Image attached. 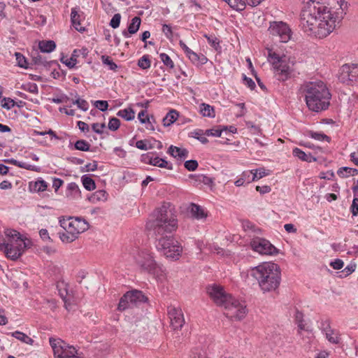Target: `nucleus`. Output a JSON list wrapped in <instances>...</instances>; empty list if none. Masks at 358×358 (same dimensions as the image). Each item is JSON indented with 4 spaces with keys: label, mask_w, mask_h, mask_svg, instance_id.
<instances>
[{
    "label": "nucleus",
    "mask_w": 358,
    "mask_h": 358,
    "mask_svg": "<svg viewBox=\"0 0 358 358\" xmlns=\"http://www.w3.org/2000/svg\"><path fill=\"white\" fill-rule=\"evenodd\" d=\"M155 216V219L147 222L146 229L152 231L155 236L157 249L166 258L178 259L181 254L182 247L171 235L178 227L177 219L164 206L157 209Z\"/></svg>",
    "instance_id": "1"
},
{
    "label": "nucleus",
    "mask_w": 358,
    "mask_h": 358,
    "mask_svg": "<svg viewBox=\"0 0 358 358\" xmlns=\"http://www.w3.org/2000/svg\"><path fill=\"white\" fill-rule=\"evenodd\" d=\"M331 0H309L300 14V27L307 35L318 38L327 37L334 31V26L327 20L331 15Z\"/></svg>",
    "instance_id": "2"
},
{
    "label": "nucleus",
    "mask_w": 358,
    "mask_h": 358,
    "mask_svg": "<svg viewBox=\"0 0 358 358\" xmlns=\"http://www.w3.org/2000/svg\"><path fill=\"white\" fill-rule=\"evenodd\" d=\"M300 91L310 111L320 113L329 108L331 94L324 82H306L301 85Z\"/></svg>",
    "instance_id": "3"
},
{
    "label": "nucleus",
    "mask_w": 358,
    "mask_h": 358,
    "mask_svg": "<svg viewBox=\"0 0 358 358\" xmlns=\"http://www.w3.org/2000/svg\"><path fill=\"white\" fill-rule=\"evenodd\" d=\"M251 275L257 280L263 292L275 291L281 281L280 268L273 262H264L252 268Z\"/></svg>",
    "instance_id": "4"
},
{
    "label": "nucleus",
    "mask_w": 358,
    "mask_h": 358,
    "mask_svg": "<svg viewBox=\"0 0 358 358\" xmlns=\"http://www.w3.org/2000/svg\"><path fill=\"white\" fill-rule=\"evenodd\" d=\"M49 343L52 348L55 358H83L75 347L66 344L60 338L50 337Z\"/></svg>",
    "instance_id": "5"
},
{
    "label": "nucleus",
    "mask_w": 358,
    "mask_h": 358,
    "mask_svg": "<svg viewBox=\"0 0 358 358\" xmlns=\"http://www.w3.org/2000/svg\"><path fill=\"white\" fill-rule=\"evenodd\" d=\"M136 263L143 271L156 275L161 271L159 266L155 261L151 254L142 251L136 258Z\"/></svg>",
    "instance_id": "6"
},
{
    "label": "nucleus",
    "mask_w": 358,
    "mask_h": 358,
    "mask_svg": "<svg viewBox=\"0 0 358 358\" xmlns=\"http://www.w3.org/2000/svg\"><path fill=\"white\" fill-rule=\"evenodd\" d=\"M224 308L227 310L224 313L227 317L235 320H241L246 315V306L241 303L238 300L233 296L224 305Z\"/></svg>",
    "instance_id": "7"
},
{
    "label": "nucleus",
    "mask_w": 358,
    "mask_h": 358,
    "mask_svg": "<svg viewBox=\"0 0 358 358\" xmlns=\"http://www.w3.org/2000/svg\"><path fill=\"white\" fill-rule=\"evenodd\" d=\"M252 249L260 255H275L279 253V250L272 245L268 240L255 237L250 241Z\"/></svg>",
    "instance_id": "8"
},
{
    "label": "nucleus",
    "mask_w": 358,
    "mask_h": 358,
    "mask_svg": "<svg viewBox=\"0 0 358 358\" xmlns=\"http://www.w3.org/2000/svg\"><path fill=\"white\" fill-rule=\"evenodd\" d=\"M339 80L346 85H352L358 83V64H344L340 70Z\"/></svg>",
    "instance_id": "9"
},
{
    "label": "nucleus",
    "mask_w": 358,
    "mask_h": 358,
    "mask_svg": "<svg viewBox=\"0 0 358 358\" xmlns=\"http://www.w3.org/2000/svg\"><path fill=\"white\" fill-rule=\"evenodd\" d=\"M206 291L210 299L219 306L224 307V305L232 297L224 292L222 286L217 285H208Z\"/></svg>",
    "instance_id": "10"
},
{
    "label": "nucleus",
    "mask_w": 358,
    "mask_h": 358,
    "mask_svg": "<svg viewBox=\"0 0 358 358\" xmlns=\"http://www.w3.org/2000/svg\"><path fill=\"white\" fill-rule=\"evenodd\" d=\"M268 31L271 35L278 36L282 43L288 42L292 36L291 29L287 24L282 21L271 22Z\"/></svg>",
    "instance_id": "11"
},
{
    "label": "nucleus",
    "mask_w": 358,
    "mask_h": 358,
    "mask_svg": "<svg viewBox=\"0 0 358 358\" xmlns=\"http://www.w3.org/2000/svg\"><path fill=\"white\" fill-rule=\"evenodd\" d=\"M333 3L336 1L339 8L336 10H334L331 8V15L328 17L327 22L328 24L334 26V29L336 25L338 24L343 20L344 15L346 14V10L348 8V3L345 0H331Z\"/></svg>",
    "instance_id": "12"
},
{
    "label": "nucleus",
    "mask_w": 358,
    "mask_h": 358,
    "mask_svg": "<svg viewBox=\"0 0 358 358\" xmlns=\"http://www.w3.org/2000/svg\"><path fill=\"white\" fill-rule=\"evenodd\" d=\"M8 241L0 243V250L3 251L6 256L12 260H16L20 257V250L15 245L14 238L7 237Z\"/></svg>",
    "instance_id": "13"
},
{
    "label": "nucleus",
    "mask_w": 358,
    "mask_h": 358,
    "mask_svg": "<svg viewBox=\"0 0 358 358\" xmlns=\"http://www.w3.org/2000/svg\"><path fill=\"white\" fill-rule=\"evenodd\" d=\"M275 78L280 82H285L292 76L293 70L289 66L287 60L273 66Z\"/></svg>",
    "instance_id": "14"
},
{
    "label": "nucleus",
    "mask_w": 358,
    "mask_h": 358,
    "mask_svg": "<svg viewBox=\"0 0 358 358\" xmlns=\"http://www.w3.org/2000/svg\"><path fill=\"white\" fill-rule=\"evenodd\" d=\"M171 324L174 330L180 329L185 323V319L182 310L176 308H171L169 311Z\"/></svg>",
    "instance_id": "15"
},
{
    "label": "nucleus",
    "mask_w": 358,
    "mask_h": 358,
    "mask_svg": "<svg viewBox=\"0 0 358 358\" xmlns=\"http://www.w3.org/2000/svg\"><path fill=\"white\" fill-rule=\"evenodd\" d=\"M33 64L38 66H42L47 70H49L53 64H55L58 68H60V65L58 64L57 61H47L45 57H43L37 52L31 55V62L30 63V65Z\"/></svg>",
    "instance_id": "16"
},
{
    "label": "nucleus",
    "mask_w": 358,
    "mask_h": 358,
    "mask_svg": "<svg viewBox=\"0 0 358 358\" xmlns=\"http://www.w3.org/2000/svg\"><path fill=\"white\" fill-rule=\"evenodd\" d=\"M128 294V299L132 306H137L143 303L148 301V297L144 294L142 291L133 289L126 292Z\"/></svg>",
    "instance_id": "17"
},
{
    "label": "nucleus",
    "mask_w": 358,
    "mask_h": 358,
    "mask_svg": "<svg viewBox=\"0 0 358 358\" xmlns=\"http://www.w3.org/2000/svg\"><path fill=\"white\" fill-rule=\"evenodd\" d=\"M6 237H10L14 238L15 241V245H17V248L20 250V256L22 255L25 249L27 248V244L21 236V234L17 231L16 230L9 229L6 231Z\"/></svg>",
    "instance_id": "18"
},
{
    "label": "nucleus",
    "mask_w": 358,
    "mask_h": 358,
    "mask_svg": "<svg viewBox=\"0 0 358 358\" xmlns=\"http://www.w3.org/2000/svg\"><path fill=\"white\" fill-rule=\"evenodd\" d=\"M89 53V50L87 48H82L81 49H75L70 57L69 59H66V62H64V64L67 66L69 69H73L76 67V64L78 63L77 58L80 55H83L84 58L87 57Z\"/></svg>",
    "instance_id": "19"
},
{
    "label": "nucleus",
    "mask_w": 358,
    "mask_h": 358,
    "mask_svg": "<svg viewBox=\"0 0 358 358\" xmlns=\"http://www.w3.org/2000/svg\"><path fill=\"white\" fill-rule=\"evenodd\" d=\"M257 178V172H253V171H245L242 173L240 178L235 181L234 184L237 187H241L245 183H250L253 181L256 180Z\"/></svg>",
    "instance_id": "20"
},
{
    "label": "nucleus",
    "mask_w": 358,
    "mask_h": 358,
    "mask_svg": "<svg viewBox=\"0 0 358 358\" xmlns=\"http://www.w3.org/2000/svg\"><path fill=\"white\" fill-rule=\"evenodd\" d=\"M141 19L140 17L136 16L131 19V22L128 25L127 30H123L122 31V35L125 38H129L131 36V34H136L141 26Z\"/></svg>",
    "instance_id": "21"
},
{
    "label": "nucleus",
    "mask_w": 358,
    "mask_h": 358,
    "mask_svg": "<svg viewBox=\"0 0 358 358\" xmlns=\"http://www.w3.org/2000/svg\"><path fill=\"white\" fill-rule=\"evenodd\" d=\"M68 147L71 150H79L83 152L91 151L90 144L84 139L78 140L75 143L70 141Z\"/></svg>",
    "instance_id": "22"
},
{
    "label": "nucleus",
    "mask_w": 358,
    "mask_h": 358,
    "mask_svg": "<svg viewBox=\"0 0 358 358\" xmlns=\"http://www.w3.org/2000/svg\"><path fill=\"white\" fill-rule=\"evenodd\" d=\"M167 152L172 157L180 159H185L188 157L189 152L186 148H181L174 145H171Z\"/></svg>",
    "instance_id": "23"
},
{
    "label": "nucleus",
    "mask_w": 358,
    "mask_h": 358,
    "mask_svg": "<svg viewBox=\"0 0 358 358\" xmlns=\"http://www.w3.org/2000/svg\"><path fill=\"white\" fill-rule=\"evenodd\" d=\"M3 162L7 164H10L19 168L24 169L29 171H33L36 172H39L41 171V168L38 166L28 164L25 162H19L13 158L4 159Z\"/></svg>",
    "instance_id": "24"
},
{
    "label": "nucleus",
    "mask_w": 358,
    "mask_h": 358,
    "mask_svg": "<svg viewBox=\"0 0 358 358\" xmlns=\"http://www.w3.org/2000/svg\"><path fill=\"white\" fill-rule=\"evenodd\" d=\"M71 22L72 26L79 32L83 33L86 29L80 25V15L78 13L77 8H71Z\"/></svg>",
    "instance_id": "25"
},
{
    "label": "nucleus",
    "mask_w": 358,
    "mask_h": 358,
    "mask_svg": "<svg viewBox=\"0 0 358 358\" xmlns=\"http://www.w3.org/2000/svg\"><path fill=\"white\" fill-rule=\"evenodd\" d=\"M75 223V232H76V236H78V234L87 231L89 229L90 224L89 223L83 218L76 217L74 218Z\"/></svg>",
    "instance_id": "26"
},
{
    "label": "nucleus",
    "mask_w": 358,
    "mask_h": 358,
    "mask_svg": "<svg viewBox=\"0 0 358 358\" xmlns=\"http://www.w3.org/2000/svg\"><path fill=\"white\" fill-rule=\"evenodd\" d=\"M57 45L52 40H43L38 43V48L41 52L50 53L54 51Z\"/></svg>",
    "instance_id": "27"
},
{
    "label": "nucleus",
    "mask_w": 358,
    "mask_h": 358,
    "mask_svg": "<svg viewBox=\"0 0 358 358\" xmlns=\"http://www.w3.org/2000/svg\"><path fill=\"white\" fill-rule=\"evenodd\" d=\"M187 57L189 58V59L194 64V65H203L205 64L208 62L207 57L201 54L198 55L193 50H192Z\"/></svg>",
    "instance_id": "28"
},
{
    "label": "nucleus",
    "mask_w": 358,
    "mask_h": 358,
    "mask_svg": "<svg viewBox=\"0 0 358 358\" xmlns=\"http://www.w3.org/2000/svg\"><path fill=\"white\" fill-rule=\"evenodd\" d=\"M190 212L192 217L197 220L203 219L207 217V214L204 211L203 208L201 206L196 203H191Z\"/></svg>",
    "instance_id": "29"
},
{
    "label": "nucleus",
    "mask_w": 358,
    "mask_h": 358,
    "mask_svg": "<svg viewBox=\"0 0 358 358\" xmlns=\"http://www.w3.org/2000/svg\"><path fill=\"white\" fill-rule=\"evenodd\" d=\"M108 195V194L106 191L103 189H99L89 196L88 200L92 203H96L99 201H105L107 200Z\"/></svg>",
    "instance_id": "30"
},
{
    "label": "nucleus",
    "mask_w": 358,
    "mask_h": 358,
    "mask_svg": "<svg viewBox=\"0 0 358 358\" xmlns=\"http://www.w3.org/2000/svg\"><path fill=\"white\" fill-rule=\"evenodd\" d=\"M57 234L60 240L65 243H72L78 238L76 233L69 231V230L59 231Z\"/></svg>",
    "instance_id": "31"
},
{
    "label": "nucleus",
    "mask_w": 358,
    "mask_h": 358,
    "mask_svg": "<svg viewBox=\"0 0 358 358\" xmlns=\"http://www.w3.org/2000/svg\"><path fill=\"white\" fill-rule=\"evenodd\" d=\"M189 178L193 179L196 185L203 183L206 185H210L213 182L212 178L203 174H190Z\"/></svg>",
    "instance_id": "32"
},
{
    "label": "nucleus",
    "mask_w": 358,
    "mask_h": 358,
    "mask_svg": "<svg viewBox=\"0 0 358 358\" xmlns=\"http://www.w3.org/2000/svg\"><path fill=\"white\" fill-rule=\"evenodd\" d=\"M179 116V113L177 110L172 109L171 110L166 116L162 119V123L164 127H169L176 121Z\"/></svg>",
    "instance_id": "33"
},
{
    "label": "nucleus",
    "mask_w": 358,
    "mask_h": 358,
    "mask_svg": "<svg viewBox=\"0 0 358 358\" xmlns=\"http://www.w3.org/2000/svg\"><path fill=\"white\" fill-rule=\"evenodd\" d=\"M294 320L296 324L298 326L299 330L298 334L299 335L301 334V331L305 330L307 331H309L310 330L308 328H306V324L303 323V314L302 312L299 311V310H296L295 315H294Z\"/></svg>",
    "instance_id": "34"
},
{
    "label": "nucleus",
    "mask_w": 358,
    "mask_h": 358,
    "mask_svg": "<svg viewBox=\"0 0 358 358\" xmlns=\"http://www.w3.org/2000/svg\"><path fill=\"white\" fill-rule=\"evenodd\" d=\"M66 196L76 199L81 196V192L76 182H70L66 187Z\"/></svg>",
    "instance_id": "35"
},
{
    "label": "nucleus",
    "mask_w": 358,
    "mask_h": 358,
    "mask_svg": "<svg viewBox=\"0 0 358 358\" xmlns=\"http://www.w3.org/2000/svg\"><path fill=\"white\" fill-rule=\"evenodd\" d=\"M285 60H287V57L285 55L280 56L272 50L268 51V61L272 64L273 66H276Z\"/></svg>",
    "instance_id": "36"
},
{
    "label": "nucleus",
    "mask_w": 358,
    "mask_h": 358,
    "mask_svg": "<svg viewBox=\"0 0 358 358\" xmlns=\"http://www.w3.org/2000/svg\"><path fill=\"white\" fill-rule=\"evenodd\" d=\"M155 152H148L141 156V161L144 164H150L155 166H157L159 162L158 157H154Z\"/></svg>",
    "instance_id": "37"
},
{
    "label": "nucleus",
    "mask_w": 358,
    "mask_h": 358,
    "mask_svg": "<svg viewBox=\"0 0 358 358\" xmlns=\"http://www.w3.org/2000/svg\"><path fill=\"white\" fill-rule=\"evenodd\" d=\"M200 113L203 117H215V112L213 106L202 103L200 106Z\"/></svg>",
    "instance_id": "38"
},
{
    "label": "nucleus",
    "mask_w": 358,
    "mask_h": 358,
    "mask_svg": "<svg viewBox=\"0 0 358 358\" xmlns=\"http://www.w3.org/2000/svg\"><path fill=\"white\" fill-rule=\"evenodd\" d=\"M81 182L85 189L88 191L94 190L96 188L95 181L90 175H83L81 177Z\"/></svg>",
    "instance_id": "39"
},
{
    "label": "nucleus",
    "mask_w": 358,
    "mask_h": 358,
    "mask_svg": "<svg viewBox=\"0 0 358 358\" xmlns=\"http://www.w3.org/2000/svg\"><path fill=\"white\" fill-rule=\"evenodd\" d=\"M306 135L308 136H309L312 138H314L315 140L319 141H326L327 142L331 141V138L322 132H317V131L309 130L306 132Z\"/></svg>",
    "instance_id": "40"
},
{
    "label": "nucleus",
    "mask_w": 358,
    "mask_h": 358,
    "mask_svg": "<svg viewBox=\"0 0 358 358\" xmlns=\"http://www.w3.org/2000/svg\"><path fill=\"white\" fill-rule=\"evenodd\" d=\"M128 294L125 293L123 294V296L120 298L117 310L118 311L122 312L125 310L131 308L132 305L131 304V302L129 301V299H128Z\"/></svg>",
    "instance_id": "41"
},
{
    "label": "nucleus",
    "mask_w": 358,
    "mask_h": 358,
    "mask_svg": "<svg viewBox=\"0 0 358 358\" xmlns=\"http://www.w3.org/2000/svg\"><path fill=\"white\" fill-rule=\"evenodd\" d=\"M117 115L124 118L127 121H131L135 117V111L131 108H127L119 110Z\"/></svg>",
    "instance_id": "42"
},
{
    "label": "nucleus",
    "mask_w": 358,
    "mask_h": 358,
    "mask_svg": "<svg viewBox=\"0 0 358 358\" xmlns=\"http://www.w3.org/2000/svg\"><path fill=\"white\" fill-rule=\"evenodd\" d=\"M11 336L15 338L16 339L29 345H33L34 342V341L31 338L28 336L24 333L19 331H15L11 333Z\"/></svg>",
    "instance_id": "43"
},
{
    "label": "nucleus",
    "mask_w": 358,
    "mask_h": 358,
    "mask_svg": "<svg viewBox=\"0 0 358 358\" xmlns=\"http://www.w3.org/2000/svg\"><path fill=\"white\" fill-rule=\"evenodd\" d=\"M204 37L207 39L208 43L213 48H214L217 52H221L222 47L220 45V40L216 36L205 34Z\"/></svg>",
    "instance_id": "44"
},
{
    "label": "nucleus",
    "mask_w": 358,
    "mask_h": 358,
    "mask_svg": "<svg viewBox=\"0 0 358 358\" xmlns=\"http://www.w3.org/2000/svg\"><path fill=\"white\" fill-rule=\"evenodd\" d=\"M15 56L18 66L24 69L31 68L30 64L28 63L27 58L22 54L20 52H15Z\"/></svg>",
    "instance_id": "45"
},
{
    "label": "nucleus",
    "mask_w": 358,
    "mask_h": 358,
    "mask_svg": "<svg viewBox=\"0 0 358 358\" xmlns=\"http://www.w3.org/2000/svg\"><path fill=\"white\" fill-rule=\"evenodd\" d=\"M30 187L34 192H40L46 190L48 184L44 180L41 179L36 181L33 185L30 183Z\"/></svg>",
    "instance_id": "46"
},
{
    "label": "nucleus",
    "mask_w": 358,
    "mask_h": 358,
    "mask_svg": "<svg viewBox=\"0 0 358 358\" xmlns=\"http://www.w3.org/2000/svg\"><path fill=\"white\" fill-rule=\"evenodd\" d=\"M101 59L103 64L107 66L109 70L117 71L118 66L113 62L110 57L102 55Z\"/></svg>",
    "instance_id": "47"
},
{
    "label": "nucleus",
    "mask_w": 358,
    "mask_h": 358,
    "mask_svg": "<svg viewBox=\"0 0 358 358\" xmlns=\"http://www.w3.org/2000/svg\"><path fill=\"white\" fill-rule=\"evenodd\" d=\"M221 126H218L217 128H213L210 129L206 130L204 134L208 136H216L220 137L222 135L223 131H227V127H223V128H220Z\"/></svg>",
    "instance_id": "48"
},
{
    "label": "nucleus",
    "mask_w": 358,
    "mask_h": 358,
    "mask_svg": "<svg viewBox=\"0 0 358 358\" xmlns=\"http://www.w3.org/2000/svg\"><path fill=\"white\" fill-rule=\"evenodd\" d=\"M138 66L143 70L148 69L151 66L150 55H144L138 61Z\"/></svg>",
    "instance_id": "49"
},
{
    "label": "nucleus",
    "mask_w": 358,
    "mask_h": 358,
    "mask_svg": "<svg viewBox=\"0 0 358 358\" xmlns=\"http://www.w3.org/2000/svg\"><path fill=\"white\" fill-rule=\"evenodd\" d=\"M136 147L142 150H148L154 148L155 145L151 143L148 140L145 139L136 141Z\"/></svg>",
    "instance_id": "50"
},
{
    "label": "nucleus",
    "mask_w": 358,
    "mask_h": 358,
    "mask_svg": "<svg viewBox=\"0 0 358 358\" xmlns=\"http://www.w3.org/2000/svg\"><path fill=\"white\" fill-rule=\"evenodd\" d=\"M320 329L324 334L328 332L334 334V329H332L331 328V321L329 319L322 320L320 322Z\"/></svg>",
    "instance_id": "51"
},
{
    "label": "nucleus",
    "mask_w": 358,
    "mask_h": 358,
    "mask_svg": "<svg viewBox=\"0 0 358 358\" xmlns=\"http://www.w3.org/2000/svg\"><path fill=\"white\" fill-rule=\"evenodd\" d=\"M326 338L328 341L332 344H339L341 343V338L338 333L336 332L334 330V334H331V332H328L325 334Z\"/></svg>",
    "instance_id": "52"
},
{
    "label": "nucleus",
    "mask_w": 358,
    "mask_h": 358,
    "mask_svg": "<svg viewBox=\"0 0 358 358\" xmlns=\"http://www.w3.org/2000/svg\"><path fill=\"white\" fill-rule=\"evenodd\" d=\"M21 89L24 91H27L30 93H32V94H37L38 93V88L37 85L36 83H33L22 84L21 85Z\"/></svg>",
    "instance_id": "53"
},
{
    "label": "nucleus",
    "mask_w": 358,
    "mask_h": 358,
    "mask_svg": "<svg viewBox=\"0 0 358 358\" xmlns=\"http://www.w3.org/2000/svg\"><path fill=\"white\" fill-rule=\"evenodd\" d=\"M159 58L161 61L163 62V64L166 66L169 69H173L174 68V63L173 60L171 59V57L166 53H160L159 54Z\"/></svg>",
    "instance_id": "54"
},
{
    "label": "nucleus",
    "mask_w": 358,
    "mask_h": 358,
    "mask_svg": "<svg viewBox=\"0 0 358 358\" xmlns=\"http://www.w3.org/2000/svg\"><path fill=\"white\" fill-rule=\"evenodd\" d=\"M120 126V121L118 118L115 117H111L109 119V122L108 124V128L113 131H115L119 129Z\"/></svg>",
    "instance_id": "55"
},
{
    "label": "nucleus",
    "mask_w": 358,
    "mask_h": 358,
    "mask_svg": "<svg viewBox=\"0 0 358 358\" xmlns=\"http://www.w3.org/2000/svg\"><path fill=\"white\" fill-rule=\"evenodd\" d=\"M72 103L73 104L77 105L78 108L83 110V111H86L89 108V104L85 99L78 98L76 100H73Z\"/></svg>",
    "instance_id": "56"
},
{
    "label": "nucleus",
    "mask_w": 358,
    "mask_h": 358,
    "mask_svg": "<svg viewBox=\"0 0 358 358\" xmlns=\"http://www.w3.org/2000/svg\"><path fill=\"white\" fill-rule=\"evenodd\" d=\"M292 154L294 157H298L301 160L306 162L308 158V154H306L305 152H303L302 150L295 148L293 149Z\"/></svg>",
    "instance_id": "57"
},
{
    "label": "nucleus",
    "mask_w": 358,
    "mask_h": 358,
    "mask_svg": "<svg viewBox=\"0 0 358 358\" xmlns=\"http://www.w3.org/2000/svg\"><path fill=\"white\" fill-rule=\"evenodd\" d=\"M199 164L195 159L187 160L185 162L184 166L189 171H194L198 168Z\"/></svg>",
    "instance_id": "58"
},
{
    "label": "nucleus",
    "mask_w": 358,
    "mask_h": 358,
    "mask_svg": "<svg viewBox=\"0 0 358 358\" xmlns=\"http://www.w3.org/2000/svg\"><path fill=\"white\" fill-rule=\"evenodd\" d=\"M121 21V15L120 13H116L113 15L112 19L110 21V26L113 29H117L120 27Z\"/></svg>",
    "instance_id": "59"
},
{
    "label": "nucleus",
    "mask_w": 358,
    "mask_h": 358,
    "mask_svg": "<svg viewBox=\"0 0 358 358\" xmlns=\"http://www.w3.org/2000/svg\"><path fill=\"white\" fill-rule=\"evenodd\" d=\"M94 106L97 108L99 110L104 112L108 110V103L107 101L98 100L94 103Z\"/></svg>",
    "instance_id": "60"
},
{
    "label": "nucleus",
    "mask_w": 358,
    "mask_h": 358,
    "mask_svg": "<svg viewBox=\"0 0 358 358\" xmlns=\"http://www.w3.org/2000/svg\"><path fill=\"white\" fill-rule=\"evenodd\" d=\"M3 101L4 103L1 104V106L7 110H10L15 106V102L11 98L4 97L1 100V102Z\"/></svg>",
    "instance_id": "61"
},
{
    "label": "nucleus",
    "mask_w": 358,
    "mask_h": 358,
    "mask_svg": "<svg viewBox=\"0 0 358 358\" xmlns=\"http://www.w3.org/2000/svg\"><path fill=\"white\" fill-rule=\"evenodd\" d=\"M158 159H159V162L157 163V166L160 167V168H164V169H166L169 170L173 169V164L171 162L166 161L164 159L160 158L159 157H158Z\"/></svg>",
    "instance_id": "62"
},
{
    "label": "nucleus",
    "mask_w": 358,
    "mask_h": 358,
    "mask_svg": "<svg viewBox=\"0 0 358 358\" xmlns=\"http://www.w3.org/2000/svg\"><path fill=\"white\" fill-rule=\"evenodd\" d=\"M106 127V124L103 123H93L92 124V130L98 134H102L103 133V129Z\"/></svg>",
    "instance_id": "63"
},
{
    "label": "nucleus",
    "mask_w": 358,
    "mask_h": 358,
    "mask_svg": "<svg viewBox=\"0 0 358 358\" xmlns=\"http://www.w3.org/2000/svg\"><path fill=\"white\" fill-rule=\"evenodd\" d=\"M350 212L353 217L358 215V198H354L350 206Z\"/></svg>",
    "instance_id": "64"
}]
</instances>
